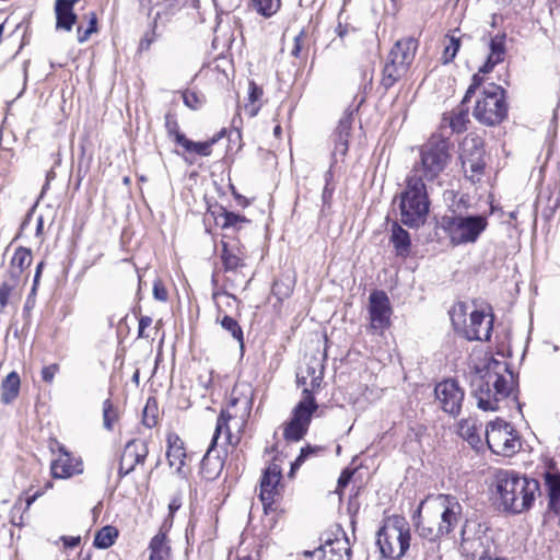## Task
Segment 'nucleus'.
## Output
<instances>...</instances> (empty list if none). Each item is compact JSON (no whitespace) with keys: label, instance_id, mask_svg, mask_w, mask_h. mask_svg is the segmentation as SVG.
Listing matches in <instances>:
<instances>
[{"label":"nucleus","instance_id":"nucleus-1","mask_svg":"<svg viewBox=\"0 0 560 560\" xmlns=\"http://www.w3.org/2000/svg\"><path fill=\"white\" fill-rule=\"evenodd\" d=\"M469 366L471 394L483 411H499L515 399V381L505 361L487 353H474Z\"/></svg>","mask_w":560,"mask_h":560},{"label":"nucleus","instance_id":"nucleus-2","mask_svg":"<svg viewBox=\"0 0 560 560\" xmlns=\"http://www.w3.org/2000/svg\"><path fill=\"white\" fill-rule=\"evenodd\" d=\"M254 393L248 383H236L232 389L229 407L222 410L212 436L211 444L201 460L200 472L207 480L218 478L223 469V460L213 454L222 433L226 444L236 445L247 423L253 408Z\"/></svg>","mask_w":560,"mask_h":560},{"label":"nucleus","instance_id":"nucleus-3","mask_svg":"<svg viewBox=\"0 0 560 560\" xmlns=\"http://www.w3.org/2000/svg\"><path fill=\"white\" fill-rule=\"evenodd\" d=\"M324 378V365L317 357H306L296 373V382L303 387L302 398L292 409L291 418L283 424V438L289 442H299L307 433L313 415L318 409L314 393Z\"/></svg>","mask_w":560,"mask_h":560},{"label":"nucleus","instance_id":"nucleus-4","mask_svg":"<svg viewBox=\"0 0 560 560\" xmlns=\"http://www.w3.org/2000/svg\"><path fill=\"white\" fill-rule=\"evenodd\" d=\"M419 513L418 532L422 537L433 541L451 534L457 527L462 521L463 506L454 495L438 494L422 501Z\"/></svg>","mask_w":560,"mask_h":560},{"label":"nucleus","instance_id":"nucleus-5","mask_svg":"<svg viewBox=\"0 0 560 560\" xmlns=\"http://www.w3.org/2000/svg\"><path fill=\"white\" fill-rule=\"evenodd\" d=\"M497 492L505 511L520 514L533 506L540 486L536 479L514 471H501L497 476Z\"/></svg>","mask_w":560,"mask_h":560},{"label":"nucleus","instance_id":"nucleus-6","mask_svg":"<svg viewBox=\"0 0 560 560\" xmlns=\"http://www.w3.org/2000/svg\"><path fill=\"white\" fill-rule=\"evenodd\" d=\"M376 544L387 560H400L410 547V527L401 516H390L377 532Z\"/></svg>","mask_w":560,"mask_h":560},{"label":"nucleus","instance_id":"nucleus-7","mask_svg":"<svg viewBox=\"0 0 560 560\" xmlns=\"http://www.w3.org/2000/svg\"><path fill=\"white\" fill-rule=\"evenodd\" d=\"M452 324L468 340H489L493 319L490 314L472 310L468 313L465 303L455 304L450 312Z\"/></svg>","mask_w":560,"mask_h":560},{"label":"nucleus","instance_id":"nucleus-8","mask_svg":"<svg viewBox=\"0 0 560 560\" xmlns=\"http://www.w3.org/2000/svg\"><path fill=\"white\" fill-rule=\"evenodd\" d=\"M429 199L423 182L407 178V187L400 194V220L405 225L418 228L425 222L429 213Z\"/></svg>","mask_w":560,"mask_h":560},{"label":"nucleus","instance_id":"nucleus-9","mask_svg":"<svg viewBox=\"0 0 560 560\" xmlns=\"http://www.w3.org/2000/svg\"><path fill=\"white\" fill-rule=\"evenodd\" d=\"M450 160L448 143L443 138L432 137L422 145L420 162L415 164L408 177L432 180L445 168Z\"/></svg>","mask_w":560,"mask_h":560},{"label":"nucleus","instance_id":"nucleus-10","mask_svg":"<svg viewBox=\"0 0 560 560\" xmlns=\"http://www.w3.org/2000/svg\"><path fill=\"white\" fill-rule=\"evenodd\" d=\"M488 226L485 215H451L442 218V228L454 246L474 244Z\"/></svg>","mask_w":560,"mask_h":560},{"label":"nucleus","instance_id":"nucleus-11","mask_svg":"<svg viewBox=\"0 0 560 560\" xmlns=\"http://www.w3.org/2000/svg\"><path fill=\"white\" fill-rule=\"evenodd\" d=\"M506 110L503 89L499 85L490 84L483 90L481 97L478 98L474 115L483 124L494 125L502 121Z\"/></svg>","mask_w":560,"mask_h":560},{"label":"nucleus","instance_id":"nucleus-12","mask_svg":"<svg viewBox=\"0 0 560 560\" xmlns=\"http://www.w3.org/2000/svg\"><path fill=\"white\" fill-rule=\"evenodd\" d=\"M486 441L489 448L498 455L511 456L521 447L514 428L501 419L489 423L486 429Z\"/></svg>","mask_w":560,"mask_h":560},{"label":"nucleus","instance_id":"nucleus-13","mask_svg":"<svg viewBox=\"0 0 560 560\" xmlns=\"http://www.w3.org/2000/svg\"><path fill=\"white\" fill-rule=\"evenodd\" d=\"M483 155L482 140L477 136H466L460 144V160L466 177L472 183L479 182L483 175Z\"/></svg>","mask_w":560,"mask_h":560},{"label":"nucleus","instance_id":"nucleus-14","mask_svg":"<svg viewBox=\"0 0 560 560\" xmlns=\"http://www.w3.org/2000/svg\"><path fill=\"white\" fill-rule=\"evenodd\" d=\"M481 84V79L478 74H474L472 82L469 85L468 90L465 93V96L462 103L451 112H447L443 115L442 118V128L446 126L451 129L452 132H463L467 129V124L469 122L468 118V106L466 103L470 100L471 95L475 93V90Z\"/></svg>","mask_w":560,"mask_h":560},{"label":"nucleus","instance_id":"nucleus-15","mask_svg":"<svg viewBox=\"0 0 560 560\" xmlns=\"http://www.w3.org/2000/svg\"><path fill=\"white\" fill-rule=\"evenodd\" d=\"M370 326L373 334H382L390 323V306L383 291H374L369 299Z\"/></svg>","mask_w":560,"mask_h":560},{"label":"nucleus","instance_id":"nucleus-16","mask_svg":"<svg viewBox=\"0 0 560 560\" xmlns=\"http://www.w3.org/2000/svg\"><path fill=\"white\" fill-rule=\"evenodd\" d=\"M434 393L445 412L453 416L459 413L465 394L455 380L440 382L435 386Z\"/></svg>","mask_w":560,"mask_h":560},{"label":"nucleus","instance_id":"nucleus-17","mask_svg":"<svg viewBox=\"0 0 560 560\" xmlns=\"http://www.w3.org/2000/svg\"><path fill=\"white\" fill-rule=\"evenodd\" d=\"M57 456L50 463L51 476L56 479H68L83 472L81 458L73 456L63 445H57Z\"/></svg>","mask_w":560,"mask_h":560},{"label":"nucleus","instance_id":"nucleus-18","mask_svg":"<svg viewBox=\"0 0 560 560\" xmlns=\"http://www.w3.org/2000/svg\"><path fill=\"white\" fill-rule=\"evenodd\" d=\"M281 478L282 469L277 463L270 464L262 474L259 497L266 512L272 508L276 498L280 494Z\"/></svg>","mask_w":560,"mask_h":560},{"label":"nucleus","instance_id":"nucleus-19","mask_svg":"<svg viewBox=\"0 0 560 560\" xmlns=\"http://www.w3.org/2000/svg\"><path fill=\"white\" fill-rule=\"evenodd\" d=\"M148 456V446L143 440L129 441L122 451L119 463V476L124 477L133 471L137 465H143Z\"/></svg>","mask_w":560,"mask_h":560},{"label":"nucleus","instance_id":"nucleus-20","mask_svg":"<svg viewBox=\"0 0 560 560\" xmlns=\"http://www.w3.org/2000/svg\"><path fill=\"white\" fill-rule=\"evenodd\" d=\"M316 560H350V547L346 537L328 540L313 552H305Z\"/></svg>","mask_w":560,"mask_h":560},{"label":"nucleus","instance_id":"nucleus-21","mask_svg":"<svg viewBox=\"0 0 560 560\" xmlns=\"http://www.w3.org/2000/svg\"><path fill=\"white\" fill-rule=\"evenodd\" d=\"M417 48L418 42L415 38L407 37L399 39L390 49L388 58L392 59L394 63L396 62V65L400 66V69L408 70L415 59Z\"/></svg>","mask_w":560,"mask_h":560},{"label":"nucleus","instance_id":"nucleus-22","mask_svg":"<svg viewBox=\"0 0 560 560\" xmlns=\"http://www.w3.org/2000/svg\"><path fill=\"white\" fill-rule=\"evenodd\" d=\"M246 257L244 247L237 242H223L221 259L225 271H236L244 266Z\"/></svg>","mask_w":560,"mask_h":560},{"label":"nucleus","instance_id":"nucleus-23","mask_svg":"<svg viewBox=\"0 0 560 560\" xmlns=\"http://www.w3.org/2000/svg\"><path fill=\"white\" fill-rule=\"evenodd\" d=\"M78 0H56V27L58 30L71 31L77 21L73 5Z\"/></svg>","mask_w":560,"mask_h":560},{"label":"nucleus","instance_id":"nucleus-24","mask_svg":"<svg viewBox=\"0 0 560 560\" xmlns=\"http://www.w3.org/2000/svg\"><path fill=\"white\" fill-rule=\"evenodd\" d=\"M32 264V253L28 248L19 247L16 248L13 257L10 261L9 275L14 282H19L23 272Z\"/></svg>","mask_w":560,"mask_h":560},{"label":"nucleus","instance_id":"nucleus-25","mask_svg":"<svg viewBox=\"0 0 560 560\" xmlns=\"http://www.w3.org/2000/svg\"><path fill=\"white\" fill-rule=\"evenodd\" d=\"M504 40V35L495 36L490 40V54L485 65L479 68V72L488 73L494 68L495 65L503 61L505 55Z\"/></svg>","mask_w":560,"mask_h":560},{"label":"nucleus","instance_id":"nucleus-26","mask_svg":"<svg viewBox=\"0 0 560 560\" xmlns=\"http://www.w3.org/2000/svg\"><path fill=\"white\" fill-rule=\"evenodd\" d=\"M149 560H170L171 547L166 534L160 530L149 544Z\"/></svg>","mask_w":560,"mask_h":560},{"label":"nucleus","instance_id":"nucleus-27","mask_svg":"<svg viewBox=\"0 0 560 560\" xmlns=\"http://www.w3.org/2000/svg\"><path fill=\"white\" fill-rule=\"evenodd\" d=\"M351 124L352 120L350 116H345L343 118L340 119L335 133V155L339 154L343 156L347 153Z\"/></svg>","mask_w":560,"mask_h":560},{"label":"nucleus","instance_id":"nucleus-28","mask_svg":"<svg viewBox=\"0 0 560 560\" xmlns=\"http://www.w3.org/2000/svg\"><path fill=\"white\" fill-rule=\"evenodd\" d=\"M544 478L549 495V505L556 512H560V474L547 471Z\"/></svg>","mask_w":560,"mask_h":560},{"label":"nucleus","instance_id":"nucleus-29","mask_svg":"<svg viewBox=\"0 0 560 560\" xmlns=\"http://www.w3.org/2000/svg\"><path fill=\"white\" fill-rule=\"evenodd\" d=\"M166 456L170 466L180 470L184 465L186 453L184 444L178 436H168V448Z\"/></svg>","mask_w":560,"mask_h":560},{"label":"nucleus","instance_id":"nucleus-30","mask_svg":"<svg viewBox=\"0 0 560 560\" xmlns=\"http://www.w3.org/2000/svg\"><path fill=\"white\" fill-rule=\"evenodd\" d=\"M390 243L398 256L405 257L409 254L411 245L409 233L397 223L392 226Z\"/></svg>","mask_w":560,"mask_h":560},{"label":"nucleus","instance_id":"nucleus-31","mask_svg":"<svg viewBox=\"0 0 560 560\" xmlns=\"http://www.w3.org/2000/svg\"><path fill=\"white\" fill-rule=\"evenodd\" d=\"M21 380L16 372H11L1 383V401L5 405L11 404L19 395Z\"/></svg>","mask_w":560,"mask_h":560},{"label":"nucleus","instance_id":"nucleus-32","mask_svg":"<svg viewBox=\"0 0 560 560\" xmlns=\"http://www.w3.org/2000/svg\"><path fill=\"white\" fill-rule=\"evenodd\" d=\"M223 133L224 131H222L218 137H213L212 139L203 142H195L186 137H179V145H182L187 152H192L200 156H209L211 154L212 145Z\"/></svg>","mask_w":560,"mask_h":560},{"label":"nucleus","instance_id":"nucleus-33","mask_svg":"<svg viewBox=\"0 0 560 560\" xmlns=\"http://www.w3.org/2000/svg\"><path fill=\"white\" fill-rule=\"evenodd\" d=\"M117 537L118 529L114 526L107 525L97 530L93 545L98 549H107L115 544Z\"/></svg>","mask_w":560,"mask_h":560},{"label":"nucleus","instance_id":"nucleus-34","mask_svg":"<svg viewBox=\"0 0 560 560\" xmlns=\"http://www.w3.org/2000/svg\"><path fill=\"white\" fill-rule=\"evenodd\" d=\"M481 425H477V422L472 419L463 420L458 425L459 435L468 441L472 446H476L480 442L479 430Z\"/></svg>","mask_w":560,"mask_h":560},{"label":"nucleus","instance_id":"nucleus-35","mask_svg":"<svg viewBox=\"0 0 560 560\" xmlns=\"http://www.w3.org/2000/svg\"><path fill=\"white\" fill-rule=\"evenodd\" d=\"M406 72V69H400V66L396 65V62L394 63L393 60L388 58V61L386 62L383 70L382 84L388 89L393 86L394 83Z\"/></svg>","mask_w":560,"mask_h":560},{"label":"nucleus","instance_id":"nucleus-36","mask_svg":"<svg viewBox=\"0 0 560 560\" xmlns=\"http://www.w3.org/2000/svg\"><path fill=\"white\" fill-rule=\"evenodd\" d=\"M250 8L265 18L276 14L280 7L281 0H249Z\"/></svg>","mask_w":560,"mask_h":560},{"label":"nucleus","instance_id":"nucleus-37","mask_svg":"<svg viewBox=\"0 0 560 560\" xmlns=\"http://www.w3.org/2000/svg\"><path fill=\"white\" fill-rule=\"evenodd\" d=\"M262 96V89L258 86L254 81H250L248 84V103L244 106L245 112L249 117H254L257 115L260 105L256 103Z\"/></svg>","mask_w":560,"mask_h":560},{"label":"nucleus","instance_id":"nucleus-38","mask_svg":"<svg viewBox=\"0 0 560 560\" xmlns=\"http://www.w3.org/2000/svg\"><path fill=\"white\" fill-rule=\"evenodd\" d=\"M221 326L229 331L241 346H243V330L234 318L224 315L221 319Z\"/></svg>","mask_w":560,"mask_h":560},{"label":"nucleus","instance_id":"nucleus-39","mask_svg":"<svg viewBox=\"0 0 560 560\" xmlns=\"http://www.w3.org/2000/svg\"><path fill=\"white\" fill-rule=\"evenodd\" d=\"M18 283L19 282H14V280H12L10 278L9 281H4L0 285V306L2 308L5 307L8 304H10L11 296L13 295V292H14Z\"/></svg>","mask_w":560,"mask_h":560},{"label":"nucleus","instance_id":"nucleus-40","mask_svg":"<svg viewBox=\"0 0 560 560\" xmlns=\"http://www.w3.org/2000/svg\"><path fill=\"white\" fill-rule=\"evenodd\" d=\"M213 300L220 312L224 311L225 308H231L234 304L238 303L235 296L226 292H214Z\"/></svg>","mask_w":560,"mask_h":560},{"label":"nucleus","instance_id":"nucleus-41","mask_svg":"<svg viewBox=\"0 0 560 560\" xmlns=\"http://www.w3.org/2000/svg\"><path fill=\"white\" fill-rule=\"evenodd\" d=\"M459 47H460L459 39L455 38L453 36L450 37L447 40V44L444 47V51H443V56H442L443 63L451 62L455 58Z\"/></svg>","mask_w":560,"mask_h":560},{"label":"nucleus","instance_id":"nucleus-42","mask_svg":"<svg viewBox=\"0 0 560 560\" xmlns=\"http://www.w3.org/2000/svg\"><path fill=\"white\" fill-rule=\"evenodd\" d=\"M165 128H166L167 135L170 137L174 138V141L177 144H179V137H185V135H183L179 131V126H178L177 120L174 115L167 114L165 116Z\"/></svg>","mask_w":560,"mask_h":560},{"label":"nucleus","instance_id":"nucleus-43","mask_svg":"<svg viewBox=\"0 0 560 560\" xmlns=\"http://www.w3.org/2000/svg\"><path fill=\"white\" fill-rule=\"evenodd\" d=\"M96 15L95 13H90L89 15V26L86 30H82L81 26L78 27L77 30V33H78V40L80 43H84L85 40L89 39V37L91 36V34L95 33L96 32Z\"/></svg>","mask_w":560,"mask_h":560},{"label":"nucleus","instance_id":"nucleus-44","mask_svg":"<svg viewBox=\"0 0 560 560\" xmlns=\"http://www.w3.org/2000/svg\"><path fill=\"white\" fill-rule=\"evenodd\" d=\"M117 419V413L113 408L110 400L106 399L103 404V422L104 427L107 430H112L115 420Z\"/></svg>","mask_w":560,"mask_h":560},{"label":"nucleus","instance_id":"nucleus-45","mask_svg":"<svg viewBox=\"0 0 560 560\" xmlns=\"http://www.w3.org/2000/svg\"><path fill=\"white\" fill-rule=\"evenodd\" d=\"M247 219L245 217H242L240 214H236L234 212H228L225 211L223 214V223L222 228H237L242 223H246Z\"/></svg>","mask_w":560,"mask_h":560},{"label":"nucleus","instance_id":"nucleus-46","mask_svg":"<svg viewBox=\"0 0 560 560\" xmlns=\"http://www.w3.org/2000/svg\"><path fill=\"white\" fill-rule=\"evenodd\" d=\"M155 27H156V21L154 20L153 28L150 32H147L140 40L139 48L141 50L149 49L151 44L155 42V39L158 37Z\"/></svg>","mask_w":560,"mask_h":560},{"label":"nucleus","instance_id":"nucleus-47","mask_svg":"<svg viewBox=\"0 0 560 560\" xmlns=\"http://www.w3.org/2000/svg\"><path fill=\"white\" fill-rule=\"evenodd\" d=\"M184 104L191 108L198 109L201 105V101L195 92L186 91L183 93Z\"/></svg>","mask_w":560,"mask_h":560},{"label":"nucleus","instance_id":"nucleus-48","mask_svg":"<svg viewBox=\"0 0 560 560\" xmlns=\"http://www.w3.org/2000/svg\"><path fill=\"white\" fill-rule=\"evenodd\" d=\"M153 296L161 302H165L168 298L167 290L160 279L155 280L153 283Z\"/></svg>","mask_w":560,"mask_h":560},{"label":"nucleus","instance_id":"nucleus-49","mask_svg":"<svg viewBox=\"0 0 560 560\" xmlns=\"http://www.w3.org/2000/svg\"><path fill=\"white\" fill-rule=\"evenodd\" d=\"M59 368L57 364H50L48 366H44L42 369V378L43 381L47 383H51L55 378L56 373L58 372Z\"/></svg>","mask_w":560,"mask_h":560},{"label":"nucleus","instance_id":"nucleus-50","mask_svg":"<svg viewBox=\"0 0 560 560\" xmlns=\"http://www.w3.org/2000/svg\"><path fill=\"white\" fill-rule=\"evenodd\" d=\"M152 324V318L149 316H142L139 320V331L138 336L140 338H148V336L144 334V330L150 327Z\"/></svg>","mask_w":560,"mask_h":560},{"label":"nucleus","instance_id":"nucleus-51","mask_svg":"<svg viewBox=\"0 0 560 560\" xmlns=\"http://www.w3.org/2000/svg\"><path fill=\"white\" fill-rule=\"evenodd\" d=\"M315 452L314 448L307 446L305 448H302L301 450V453L300 455L298 456V458L295 459V462L292 464V469H294L295 467H299L303 462L304 459L310 455V454H313Z\"/></svg>","mask_w":560,"mask_h":560},{"label":"nucleus","instance_id":"nucleus-52","mask_svg":"<svg viewBox=\"0 0 560 560\" xmlns=\"http://www.w3.org/2000/svg\"><path fill=\"white\" fill-rule=\"evenodd\" d=\"M352 477V471L343 470L338 478V491H342V489L349 483Z\"/></svg>","mask_w":560,"mask_h":560},{"label":"nucleus","instance_id":"nucleus-53","mask_svg":"<svg viewBox=\"0 0 560 560\" xmlns=\"http://www.w3.org/2000/svg\"><path fill=\"white\" fill-rule=\"evenodd\" d=\"M43 267H44V262L43 261H40L37 265V267H36V272H35V276H34V284H33V288H32V292L36 291V287L38 284L39 278H40V273H42Z\"/></svg>","mask_w":560,"mask_h":560},{"label":"nucleus","instance_id":"nucleus-54","mask_svg":"<svg viewBox=\"0 0 560 560\" xmlns=\"http://www.w3.org/2000/svg\"><path fill=\"white\" fill-rule=\"evenodd\" d=\"M301 40H302V34L294 38V47H293V49L291 51V55L294 56V57H299L300 56Z\"/></svg>","mask_w":560,"mask_h":560},{"label":"nucleus","instance_id":"nucleus-55","mask_svg":"<svg viewBox=\"0 0 560 560\" xmlns=\"http://www.w3.org/2000/svg\"><path fill=\"white\" fill-rule=\"evenodd\" d=\"M65 546L73 548L80 544V537H62Z\"/></svg>","mask_w":560,"mask_h":560},{"label":"nucleus","instance_id":"nucleus-56","mask_svg":"<svg viewBox=\"0 0 560 560\" xmlns=\"http://www.w3.org/2000/svg\"><path fill=\"white\" fill-rule=\"evenodd\" d=\"M180 505H182L180 500L178 498H174L168 504L171 514H173L175 511H177L180 508Z\"/></svg>","mask_w":560,"mask_h":560},{"label":"nucleus","instance_id":"nucleus-57","mask_svg":"<svg viewBox=\"0 0 560 560\" xmlns=\"http://www.w3.org/2000/svg\"><path fill=\"white\" fill-rule=\"evenodd\" d=\"M39 495H40V493H38V492H37V493H35L34 495H32V497L27 498V500H26V506H27V508H30V506H31V504H32V503L37 499V497H39Z\"/></svg>","mask_w":560,"mask_h":560},{"label":"nucleus","instance_id":"nucleus-58","mask_svg":"<svg viewBox=\"0 0 560 560\" xmlns=\"http://www.w3.org/2000/svg\"><path fill=\"white\" fill-rule=\"evenodd\" d=\"M236 198L238 199V203L242 205V206H247V201L246 199L242 198L241 196H236Z\"/></svg>","mask_w":560,"mask_h":560},{"label":"nucleus","instance_id":"nucleus-59","mask_svg":"<svg viewBox=\"0 0 560 560\" xmlns=\"http://www.w3.org/2000/svg\"><path fill=\"white\" fill-rule=\"evenodd\" d=\"M279 130H280V127L278 126V127H276L275 132H279Z\"/></svg>","mask_w":560,"mask_h":560},{"label":"nucleus","instance_id":"nucleus-60","mask_svg":"<svg viewBox=\"0 0 560 560\" xmlns=\"http://www.w3.org/2000/svg\"><path fill=\"white\" fill-rule=\"evenodd\" d=\"M345 31L339 32V36H343Z\"/></svg>","mask_w":560,"mask_h":560},{"label":"nucleus","instance_id":"nucleus-61","mask_svg":"<svg viewBox=\"0 0 560 560\" xmlns=\"http://www.w3.org/2000/svg\"><path fill=\"white\" fill-rule=\"evenodd\" d=\"M345 31L339 32V36H343Z\"/></svg>","mask_w":560,"mask_h":560}]
</instances>
